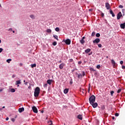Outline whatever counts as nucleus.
<instances>
[{
    "instance_id": "obj_20",
    "label": "nucleus",
    "mask_w": 125,
    "mask_h": 125,
    "mask_svg": "<svg viewBox=\"0 0 125 125\" xmlns=\"http://www.w3.org/2000/svg\"><path fill=\"white\" fill-rule=\"evenodd\" d=\"M80 42L82 44H83V43L85 42L84 40L82 39L81 40H80Z\"/></svg>"
},
{
    "instance_id": "obj_45",
    "label": "nucleus",
    "mask_w": 125,
    "mask_h": 125,
    "mask_svg": "<svg viewBox=\"0 0 125 125\" xmlns=\"http://www.w3.org/2000/svg\"><path fill=\"white\" fill-rule=\"evenodd\" d=\"M98 46H99V47H102V45L101 44H98Z\"/></svg>"
},
{
    "instance_id": "obj_38",
    "label": "nucleus",
    "mask_w": 125,
    "mask_h": 125,
    "mask_svg": "<svg viewBox=\"0 0 125 125\" xmlns=\"http://www.w3.org/2000/svg\"><path fill=\"white\" fill-rule=\"evenodd\" d=\"M120 64H121V65H123V64H124V61H121L120 62Z\"/></svg>"
},
{
    "instance_id": "obj_5",
    "label": "nucleus",
    "mask_w": 125,
    "mask_h": 125,
    "mask_svg": "<svg viewBox=\"0 0 125 125\" xmlns=\"http://www.w3.org/2000/svg\"><path fill=\"white\" fill-rule=\"evenodd\" d=\"M32 110L34 113H35L36 114H38V108H37V107H36L35 106H33Z\"/></svg>"
},
{
    "instance_id": "obj_9",
    "label": "nucleus",
    "mask_w": 125,
    "mask_h": 125,
    "mask_svg": "<svg viewBox=\"0 0 125 125\" xmlns=\"http://www.w3.org/2000/svg\"><path fill=\"white\" fill-rule=\"evenodd\" d=\"M105 7L106 9L109 10L111 8V6H110V4L109 3L107 2L105 3Z\"/></svg>"
},
{
    "instance_id": "obj_62",
    "label": "nucleus",
    "mask_w": 125,
    "mask_h": 125,
    "mask_svg": "<svg viewBox=\"0 0 125 125\" xmlns=\"http://www.w3.org/2000/svg\"><path fill=\"white\" fill-rule=\"evenodd\" d=\"M47 119H48V117H46V120H47Z\"/></svg>"
},
{
    "instance_id": "obj_35",
    "label": "nucleus",
    "mask_w": 125,
    "mask_h": 125,
    "mask_svg": "<svg viewBox=\"0 0 125 125\" xmlns=\"http://www.w3.org/2000/svg\"><path fill=\"white\" fill-rule=\"evenodd\" d=\"M110 94L111 96H113V94H114V91H111Z\"/></svg>"
},
{
    "instance_id": "obj_64",
    "label": "nucleus",
    "mask_w": 125,
    "mask_h": 125,
    "mask_svg": "<svg viewBox=\"0 0 125 125\" xmlns=\"http://www.w3.org/2000/svg\"><path fill=\"white\" fill-rule=\"evenodd\" d=\"M43 112H44L43 110L42 111V113H43Z\"/></svg>"
},
{
    "instance_id": "obj_44",
    "label": "nucleus",
    "mask_w": 125,
    "mask_h": 125,
    "mask_svg": "<svg viewBox=\"0 0 125 125\" xmlns=\"http://www.w3.org/2000/svg\"><path fill=\"white\" fill-rule=\"evenodd\" d=\"M82 61L78 62L79 65H81V64H82Z\"/></svg>"
},
{
    "instance_id": "obj_39",
    "label": "nucleus",
    "mask_w": 125,
    "mask_h": 125,
    "mask_svg": "<svg viewBox=\"0 0 125 125\" xmlns=\"http://www.w3.org/2000/svg\"><path fill=\"white\" fill-rule=\"evenodd\" d=\"M90 91V84H89L88 92Z\"/></svg>"
},
{
    "instance_id": "obj_32",
    "label": "nucleus",
    "mask_w": 125,
    "mask_h": 125,
    "mask_svg": "<svg viewBox=\"0 0 125 125\" xmlns=\"http://www.w3.org/2000/svg\"><path fill=\"white\" fill-rule=\"evenodd\" d=\"M10 61H11V59H8L6 61V62H7V63H10Z\"/></svg>"
},
{
    "instance_id": "obj_15",
    "label": "nucleus",
    "mask_w": 125,
    "mask_h": 125,
    "mask_svg": "<svg viewBox=\"0 0 125 125\" xmlns=\"http://www.w3.org/2000/svg\"><path fill=\"white\" fill-rule=\"evenodd\" d=\"M64 93H65V94H67V93H68V92H69V89L68 88H66L63 91Z\"/></svg>"
},
{
    "instance_id": "obj_61",
    "label": "nucleus",
    "mask_w": 125,
    "mask_h": 125,
    "mask_svg": "<svg viewBox=\"0 0 125 125\" xmlns=\"http://www.w3.org/2000/svg\"><path fill=\"white\" fill-rule=\"evenodd\" d=\"M4 108H5V106H3V107H2V108H3V109H4Z\"/></svg>"
},
{
    "instance_id": "obj_25",
    "label": "nucleus",
    "mask_w": 125,
    "mask_h": 125,
    "mask_svg": "<svg viewBox=\"0 0 125 125\" xmlns=\"http://www.w3.org/2000/svg\"><path fill=\"white\" fill-rule=\"evenodd\" d=\"M46 32H47V33H51V29H47L46 30Z\"/></svg>"
},
{
    "instance_id": "obj_33",
    "label": "nucleus",
    "mask_w": 125,
    "mask_h": 125,
    "mask_svg": "<svg viewBox=\"0 0 125 125\" xmlns=\"http://www.w3.org/2000/svg\"><path fill=\"white\" fill-rule=\"evenodd\" d=\"M92 37H94L95 36V32H92L91 34Z\"/></svg>"
},
{
    "instance_id": "obj_53",
    "label": "nucleus",
    "mask_w": 125,
    "mask_h": 125,
    "mask_svg": "<svg viewBox=\"0 0 125 125\" xmlns=\"http://www.w3.org/2000/svg\"><path fill=\"white\" fill-rule=\"evenodd\" d=\"M12 78H15V75H12Z\"/></svg>"
},
{
    "instance_id": "obj_47",
    "label": "nucleus",
    "mask_w": 125,
    "mask_h": 125,
    "mask_svg": "<svg viewBox=\"0 0 125 125\" xmlns=\"http://www.w3.org/2000/svg\"><path fill=\"white\" fill-rule=\"evenodd\" d=\"M101 16H102V17H104V13H102L101 14Z\"/></svg>"
},
{
    "instance_id": "obj_1",
    "label": "nucleus",
    "mask_w": 125,
    "mask_h": 125,
    "mask_svg": "<svg viewBox=\"0 0 125 125\" xmlns=\"http://www.w3.org/2000/svg\"><path fill=\"white\" fill-rule=\"evenodd\" d=\"M41 91V89H40V87H37L35 88V91H34V96L35 97H39V95H40V92Z\"/></svg>"
},
{
    "instance_id": "obj_30",
    "label": "nucleus",
    "mask_w": 125,
    "mask_h": 125,
    "mask_svg": "<svg viewBox=\"0 0 125 125\" xmlns=\"http://www.w3.org/2000/svg\"><path fill=\"white\" fill-rule=\"evenodd\" d=\"M96 37H97V38H99V37H100V34L99 33H97L96 34Z\"/></svg>"
},
{
    "instance_id": "obj_54",
    "label": "nucleus",
    "mask_w": 125,
    "mask_h": 125,
    "mask_svg": "<svg viewBox=\"0 0 125 125\" xmlns=\"http://www.w3.org/2000/svg\"><path fill=\"white\" fill-rule=\"evenodd\" d=\"M22 65H23V64H22V63H20V66H22Z\"/></svg>"
},
{
    "instance_id": "obj_26",
    "label": "nucleus",
    "mask_w": 125,
    "mask_h": 125,
    "mask_svg": "<svg viewBox=\"0 0 125 125\" xmlns=\"http://www.w3.org/2000/svg\"><path fill=\"white\" fill-rule=\"evenodd\" d=\"M53 37H54V38L55 39H56V40H57L58 41V36H57V35H54Z\"/></svg>"
},
{
    "instance_id": "obj_46",
    "label": "nucleus",
    "mask_w": 125,
    "mask_h": 125,
    "mask_svg": "<svg viewBox=\"0 0 125 125\" xmlns=\"http://www.w3.org/2000/svg\"><path fill=\"white\" fill-rule=\"evenodd\" d=\"M70 84H73V81H72V79L71 80V81L70 82Z\"/></svg>"
},
{
    "instance_id": "obj_29",
    "label": "nucleus",
    "mask_w": 125,
    "mask_h": 125,
    "mask_svg": "<svg viewBox=\"0 0 125 125\" xmlns=\"http://www.w3.org/2000/svg\"><path fill=\"white\" fill-rule=\"evenodd\" d=\"M11 92H15V89L14 88H12L10 90Z\"/></svg>"
},
{
    "instance_id": "obj_50",
    "label": "nucleus",
    "mask_w": 125,
    "mask_h": 125,
    "mask_svg": "<svg viewBox=\"0 0 125 125\" xmlns=\"http://www.w3.org/2000/svg\"><path fill=\"white\" fill-rule=\"evenodd\" d=\"M83 76H85V73H84V72H83Z\"/></svg>"
},
{
    "instance_id": "obj_63",
    "label": "nucleus",
    "mask_w": 125,
    "mask_h": 125,
    "mask_svg": "<svg viewBox=\"0 0 125 125\" xmlns=\"http://www.w3.org/2000/svg\"><path fill=\"white\" fill-rule=\"evenodd\" d=\"M62 61H60V62H59V63H61Z\"/></svg>"
},
{
    "instance_id": "obj_16",
    "label": "nucleus",
    "mask_w": 125,
    "mask_h": 125,
    "mask_svg": "<svg viewBox=\"0 0 125 125\" xmlns=\"http://www.w3.org/2000/svg\"><path fill=\"white\" fill-rule=\"evenodd\" d=\"M90 50H91L90 48H88L85 50V53H89V52H90Z\"/></svg>"
},
{
    "instance_id": "obj_17",
    "label": "nucleus",
    "mask_w": 125,
    "mask_h": 125,
    "mask_svg": "<svg viewBox=\"0 0 125 125\" xmlns=\"http://www.w3.org/2000/svg\"><path fill=\"white\" fill-rule=\"evenodd\" d=\"M52 82V80H48L47 81V83H48V84H49L50 85V84H51V83Z\"/></svg>"
},
{
    "instance_id": "obj_3",
    "label": "nucleus",
    "mask_w": 125,
    "mask_h": 125,
    "mask_svg": "<svg viewBox=\"0 0 125 125\" xmlns=\"http://www.w3.org/2000/svg\"><path fill=\"white\" fill-rule=\"evenodd\" d=\"M63 42L66 43V44H67V45L71 44V40L70 39H67L66 40H63Z\"/></svg>"
},
{
    "instance_id": "obj_41",
    "label": "nucleus",
    "mask_w": 125,
    "mask_h": 125,
    "mask_svg": "<svg viewBox=\"0 0 125 125\" xmlns=\"http://www.w3.org/2000/svg\"><path fill=\"white\" fill-rule=\"evenodd\" d=\"M44 87H47V83H46L43 85Z\"/></svg>"
},
{
    "instance_id": "obj_56",
    "label": "nucleus",
    "mask_w": 125,
    "mask_h": 125,
    "mask_svg": "<svg viewBox=\"0 0 125 125\" xmlns=\"http://www.w3.org/2000/svg\"><path fill=\"white\" fill-rule=\"evenodd\" d=\"M25 85H27V84H28V82H26V83H25Z\"/></svg>"
},
{
    "instance_id": "obj_8",
    "label": "nucleus",
    "mask_w": 125,
    "mask_h": 125,
    "mask_svg": "<svg viewBox=\"0 0 125 125\" xmlns=\"http://www.w3.org/2000/svg\"><path fill=\"white\" fill-rule=\"evenodd\" d=\"M91 105H92L93 108H96V107H97V106H98V104H97V103H93L92 104H90Z\"/></svg>"
},
{
    "instance_id": "obj_59",
    "label": "nucleus",
    "mask_w": 125,
    "mask_h": 125,
    "mask_svg": "<svg viewBox=\"0 0 125 125\" xmlns=\"http://www.w3.org/2000/svg\"><path fill=\"white\" fill-rule=\"evenodd\" d=\"M2 91V89H0V92Z\"/></svg>"
},
{
    "instance_id": "obj_11",
    "label": "nucleus",
    "mask_w": 125,
    "mask_h": 125,
    "mask_svg": "<svg viewBox=\"0 0 125 125\" xmlns=\"http://www.w3.org/2000/svg\"><path fill=\"white\" fill-rule=\"evenodd\" d=\"M109 13H110V14H111L112 17H115V14L114 13V12H113V10H112V9H110Z\"/></svg>"
},
{
    "instance_id": "obj_19",
    "label": "nucleus",
    "mask_w": 125,
    "mask_h": 125,
    "mask_svg": "<svg viewBox=\"0 0 125 125\" xmlns=\"http://www.w3.org/2000/svg\"><path fill=\"white\" fill-rule=\"evenodd\" d=\"M35 67H37V64L36 63L31 64V68H35Z\"/></svg>"
},
{
    "instance_id": "obj_48",
    "label": "nucleus",
    "mask_w": 125,
    "mask_h": 125,
    "mask_svg": "<svg viewBox=\"0 0 125 125\" xmlns=\"http://www.w3.org/2000/svg\"><path fill=\"white\" fill-rule=\"evenodd\" d=\"M11 121H12V122H15V119H14V118L12 119Z\"/></svg>"
},
{
    "instance_id": "obj_21",
    "label": "nucleus",
    "mask_w": 125,
    "mask_h": 125,
    "mask_svg": "<svg viewBox=\"0 0 125 125\" xmlns=\"http://www.w3.org/2000/svg\"><path fill=\"white\" fill-rule=\"evenodd\" d=\"M30 18H31V19H35V15H31L30 16Z\"/></svg>"
},
{
    "instance_id": "obj_57",
    "label": "nucleus",
    "mask_w": 125,
    "mask_h": 125,
    "mask_svg": "<svg viewBox=\"0 0 125 125\" xmlns=\"http://www.w3.org/2000/svg\"><path fill=\"white\" fill-rule=\"evenodd\" d=\"M85 39V37H83V38H82V40H84Z\"/></svg>"
},
{
    "instance_id": "obj_2",
    "label": "nucleus",
    "mask_w": 125,
    "mask_h": 125,
    "mask_svg": "<svg viewBox=\"0 0 125 125\" xmlns=\"http://www.w3.org/2000/svg\"><path fill=\"white\" fill-rule=\"evenodd\" d=\"M89 101L90 104H92V103H94L95 102V96L92 95L91 97H90L89 99Z\"/></svg>"
},
{
    "instance_id": "obj_13",
    "label": "nucleus",
    "mask_w": 125,
    "mask_h": 125,
    "mask_svg": "<svg viewBox=\"0 0 125 125\" xmlns=\"http://www.w3.org/2000/svg\"><path fill=\"white\" fill-rule=\"evenodd\" d=\"M120 27L121 28V29H125V22L123 23H121L120 25Z\"/></svg>"
},
{
    "instance_id": "obj_31",
    "label": "nucleus",
    "mask_w": 125,
    "mask_h": 125,
    "mask_svg": "<svg viewBox=\"0 0 125 125\" xmlns=\"http://www.w3.org/2000/svg\"><path fill=\"white\" fill-rule=\"evenodd\" d=\"M56 44H57V42H53V45H54V46H55V45H56Z\"/></svg>"
},
{
    "instance_id": "obj_36",
    "label": "nucleus",
    "mask_w": 125,
    "mask_h": 125,
    "mask_svg": "<svg viewBox=\"0 0 125 125\" xmlns=\"http://www.w3.org/2000/svg\"><path fill=\"white\" fill-rule=\"evenodd\" d=\"M119 8H124V6L120 5H119Z\"/></svg>"
},
{
    "instance_id": "obj_58",
    "label": "nucleus",
    "mask_w": 125,
    "mask_h": 125,
    "mask_svg": "<svg viewBox=\"0 0 125 125\" xmlns=\"http://www.w3.org/2000/svg\"><path fill=\"white\" fill-rule=\"evenodd\" d=\"M112 120H115V117H112Z\"/></svg>"
},
{
    "instance_id": "obj_6",
    "label": "nucleus",
    "mask_w": 125,
    "mask_h": 125,
    "mask_svg": "<svg viewBox=\"0 0 125 125\" xmlns=\"http://www.w3.org/2000/svg\"><path fill=\"white\" fill-rule=\"evenodd\" d=\"M65 63H64V62H62V63L61 64H60V65H59V68H60V69H61V70H62V69H63V68H64V67H65Z\"/></svg>"
},
{
    "instance_id": "obj_55",
    "label": "nucleus",
    "mask_w": 125,
    "mask_h": 125,
    "mask_svg": "<svg viewBox=\"0 0 125 125\" xmlns=\"http://www.w3.org/2000/svg\"><path fill=\"white\" fill-rule=\"evenodd\" d=\"M89 11H92V9H89Z\"/></svg>"
},
{
    "instance_id": "obj_22",
    "label": "nucleus",
    "mask_w": 125,
    "mask_h": 125,
    "mask_svg": "<svg viewBox=\"0 0 125 125\" xmlns=\"http://www.w3.org/2000/svg\"><path fill=\"white\" fill-rule=\"evenodd\" d=\"M78 78L79 79H82L83 78V75L82 74H79L78 76Z\"/></svg>"
},
{
    "instance_id": "obj_40",
    "label": "nucleus",
    "mask_w": 125,
    "mask_h": 125,
    "mask_svg": "<svg viewBox=\"0 0 125 125\" xmlns=\"http://www.w3.org/2000/svg\"><path fill=\"white\" fill-rule=\"evenodd\" d=\"M100 67H101L100 65H98L97 66V69H100Z\"/></svg>"
},
{
    "instance_id": "obj_24",
    "label": "nucleus",
    "mask_w": 125,
    "mask_h": 125,
    "mask_svg": "<svg viewBox=\"0 0 125 125\" xmlns=\"http://www.w3.org/2000/svg\"><path fill=\"white\" fill-rule=\"evenodd\" d=\"M55 31L56 32H59L60 31V29L59 28V27H56L55 28Z\"/></svg>"
},
{
    "instance_id": "obj_43",
    "label": "nucleus",
    "mask_w": 125,
    "mask_h": 125,
    "mask_svg": "<svg viewBox=\"0 0 125 125\" xmlns=\"http://www.w3.org/2000/svg\"><path fill=\"white\" fill-rule=\"evenodd\" d=\"M115 117H119V113H115Z\"/></svg>"
},
{
    "instance_id": "obj_7",
    "label": "nucleus",
    "mask_w": 125,
    "mask_h": 125,
    "mask_svg": "<svg viewBox=\"0 0 125 125\" xmlns=\"http://www.w3.org/2000/svg\"><path fill=\"white\" fill-rule=\"evenodd\" d=\"M93 43H99V42H100V39L99 38H97L93 41Z\"/></svg>"
},
{
    "instance_id": "obj_51",
    "label": "nucleus",
    "mask_w": 125,
    "mask_h": 125,
    "mask_svg": "<svg viewBox=\"0 0 125 125\" xmlns=\"http://www.w3.org/2000/svg\"><path fill=\"white\" fill-rule=\"evenodd\" d=\"M8 31H11V32H12V28H9Z\"/></svg>"
},
{
    "instance_id": "obj_12",
    "label": "nucleus",
    "mask_w": 125,
    "mask_h": 125,
    "mask_svg": "<svg viewBox=\"0 0 125 125\" xmlns=\"http://www.w3.org/2000/svg\"><path fill=\"white\" fill-rule=\"evenodd\" d=\"M24 107L20 108H19V113H22V112H24Z\"/></svg>"
},
{
    "instance_id": "obj_14",
    "label": "nucleus",
    "mask_w": 125,
    "mask_h": 125,
    "mask_svg": "<svg viewBox=\"0 0 125 125\" xmlns=\"http://www.w3.org/2000/svg\"><path fill=\"white\" fill-rule=\"evenodd\" d=\"M77 118L79 119V120H81L82 121V120H83V115L79 114L78 115Z\"/></svg>"
},
{
    "instance_id": "obj_52",
    "label": "nucleus",
    "mask_w": 125,
    "mask_h": 125,
    "mask_svg": "<svg viewBox=\"0 0 125 125\" xmlns=\"http://www.w3.org/2000/svg\"><path fill=\"white\" fill-rule=\"evenodd\" d=\"M8 120H9V118L8 117H7L6 118V121H8Z\"/></svg>"
},
{
    "instance_id": "obj_34",
    "label": "nucleus",
    "mask_w": 125,
    "mask_h": 125,
    "mask_svg": "<svg viewBox=\"0 0 125 125\" xmlns=\"http://www.w3.org/2000/svg\"><path fill=\"white\" fill-rule=\"evenodd\" d=\"M121 91H122V89H118V90L117 91V93H120Z\"/></svg>"
},
{
    "instance_id": "obj_49",
    "label": "nucleus",
    "mask_w": 125,
    "mask_h": 125,
    "mask_svg": "<svg viewBox=\"0 0 125 125\" xmlns=\"http://www.w3.org/2000/svg\"><path fill=\"white\" fill-rule=\"evenodd\" d=\"M122 69H125V65L122 66Z\"/></svg>"
},
{
    "instance_id": "obj_60",
    "label": "nucleus",
    "mask_w": 125,
    "mask_h": 125,
    "mask_svg": "<svg viewBox=\"0 0 125 125\" xmlns=\"http://www.w3.org/2000/svg\"><path fill=\"white\" fill-rule=\"evenodd\" d=\"M13 33H15V31L14 30L12 31Z\"/></svg>"
},
{
    "instance_id": "obj_4",
    "label": "nucleus",
    "mask_w": 125,
    "mask_h": 125,
    "mask_svg": "<svg viewBox=\"0 0 125 125\" xmlns=\"http://www.w3.org/2000/svg\"><path fill=\"white\" fill-rule=\"evenodd\" d=\"M121 17H123V14H122V12H120L117 14V20H120V19H121Z\"/></svg>"
},
{
    "instance_id": "obj_42",
    "label": "nucleus",
    "mask_w": 125,
    "mask_h": 125,
    "mask_svg": "<svg viewBox=\"0 0 125 125\" xmlns=\"http://www.w3.org/2000/svg\"><path fill=\"white\" fill-rule=\"evenodd\" d=\"M73 61L74 60H73V59H69V62H73Z\"/></svg>"
},
{
    "instance_id": "obj_27",
    "label": "nucleus",
    "mask_w": 125,
    "mask_h": 125,
    "mask_svg": "<svg viewBox=\"0 0 125 125\" xmlns=\"http://www.w3.org/2000/svg\"><path fill=\"white\" fill-rule=\"evenodd\" d=\"M101 109L102 110H105V105H102L101 107Z\"/></svg>"
},
{
    "instance_id": "obj_18",
    "label": "nucleus",
    "mask_w": 125,
    "mask_h": 125,
    "mask_svg": "<svg viewBox=\"0 0 125 125\" xmlns=\"http://www.w3.org/2000/svg\"><path fill=\"white\" fill-rule=\"evenodd\" d=\"M21 83V80H19L16 81V85L20 84Z\"/></svg>"
},
{
    "instance_id": "obj_28",
    "label": "nucleus",
    "mask_w": 125,
    "mask_h": 125,
    "mask_svg": "<svg viewBox=\"0 0 125 125\" xmlns=\"http://www.w3.org/2000/svg\"><path fill=\"white\" fill-rule=\"evenodd\" d=\"M90 71H93V72H95V69H94L92 67H90L89 69Z\"/></svg>"
},
{
    "instance_id": "obj_23",
    "label": "nucleus",
    "mask_w": 125,
    "mask_h": 125,
    "mask_svg": "<svg viewBox=\"0 0 125 125\" xmlns=\"http://www.w3.org/2000/svg\"><path fill=\"white\" fill-rule=\"evenodd\" d=\"M48 124L49 125H52V121L50 120L49 121H48Z\"/></svg>"
},
{
    "instance_id": "obj_10",
    "label": "nucleus",
    "mask_w": 125,
    "mask_h": 125,
    "mask_svg": "<svg viewBox=\"0 0 125 125\" xmlns=\"http://www.w3.org/2000/svg\"><path fill=\"white\" fill-rule=\"evenodd\" d=\"M111 63L113 65V67L115 68V67H116V62H115L114 60H111Z\"/></svg>"
},
{
    "instance_id": "obj_37",
    "label": "nucleus",
    "mask_w": 125,
    "mask_h": 125,
    "mask_svg": "<svg viewBox=\"0 0 125 125\" xmlns=\"http://www.w3.org/2000/svg\"><path fill=\"white\" fill-rule=\"evenodd\" d=\"M3 50V49H2V48H0V53H1V52H2Z\"/></svg>"
}]
</instances>
